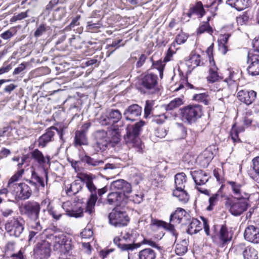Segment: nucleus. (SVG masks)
Listing matches in <instances>:
<instances>
[{"mask_svg":"<svg viewBox=\"0 0 259 259\" xmlns=\"http://www.w3.org/2000/svg\"><path fill=\"white\" fill-rule=\"evenodd\" d=\"M77 177L85 184L91 194L87 202L85 212L92 216L95 213V206L98 199L97 188L93 183L96 176L92 174L80 172Z\"/></svg>","mask_w":259,"mask_h":259,"instance_id":"f257e3e1","label":"nucleus"},{"mask_svg":"<svg viewBox=\"0 0 259 259\" xmlns=\"http://www.w3.org/2000/svg\"><path fill=\"white\" fill-rule=\"evenodd\" d=\"M158 77L156 75L153 73H148L144 75L141 78H137L133 81L134 84L138 89L143 88L145 92L149 94H153L159 91L157 87Z\"/></svg>","mask_w":259,"mask_h":259,"instance_id":"f03ea898","label":"nucleus"},{"mask_svg":"<svg viewBox=\"0 0 259 259\" xmlns=\"http://www.w3.org/2000/svg\"><path fill=\"white\" fill-rule=\"evenodd\" d=\"M53 239L54 241V249L57 252L60 258L65 259L70 255L73 247L71 239L64 234L54 236Z\"/></svg>","mask_w":259,"mask_h":259,"instance_id":"7ed1b4c3","label":"nucleus"},{"mask_svg":"<svg viewBox=\"0 0 259 259\" xmlns=\"http://www.w3.org/2000/svg\"><path fill=\"white\" fill-rule=\"evenodd\" d=\"M129 210L128 204L124 207L114 208L108 216L109 223L115 227L126 226L130 220L127 213Z\"/></svg>","mask_w":259,"mask_h":259,"instance_id":"20e7f679","label":"nucleus"},{"mask_svg":"<svg viewBox=\"0 0 259 259\" xmlns=\"http://www.w3.org/2000/svg\"><path fill=\"white\" fill-rule=\"evenodd\" d=\"M202 114V106L199 104L189 105L181 109L182 120L190 124L195 123Z\"/></svg>","mask_w":259,"mask_h":259,"instance_id":"39448f33","label":"nucleus"},{"mask_svg":"<svg viewBox=\"0 0 259 259\" xmlns=\"http://www.w3.org/2000/svg\"><path fill=\"white\" fill-rule=\"evenodd\" d=\"M25 221L20 216L13 217L5 224V229L11 236L19 237L24 230Z\"/></svg>","mask_w":259,"mask_h":259,"instance_id":"423d86ee","label":"nucleus"},{"mask_svg":"<svg viewBox=\"0 0 259 259\" xmlns=\"http://www.w3.org/2000/svg\"><path fill=\"white\" fill-rule=\"evenodd\" d=\"M130 191L112 192L108 194L107 202L110 205H117L119 207H124L130 201Z\"/></svg>","mask_w":259,"mask_h":259,"instance_id":"0eeeda50","label":"nucleus"},{"mask_svg":"<svg viewBox=\"0 0 259 259\" xmlns=\"http://www.w3.org/2000/svg\"><path fill=\"white\" fill-rule=\"evenodd\" d=\"M241 199L228 198L225 202L226 206L229 208L230 212L234 216L240 215L247 209V202L241 201Z\"/></svg>","mask_w":259,"mask_h":259,"instance_id":"6e6552de","label":"nucleus"},{"mask_svg":"<svg viewBox=\"0 0 259 259\" xmlns=\"http://www.w3.org/2000/svg\"><path fill=\"white\" fill-rule=\"evenodd\" d=\"M96 142L93 145L95 150L97 151H104L109 144V137L107 132L104 130H97L93 133Z\"/></svg>","mask_w":259,"mask_h":259,"instance_id":"1a4fd4ad","label":"nucleus"},{"mask_svg":"<svg viewBox=\"0 0 259 259\" xmlns=\"http://www.w3.org/2000/svg\"><path fill=\"white\" fill-rule=\"evenodd\" d=\"M24 214L32 222L40 221L39 219L40 210V204L36 201H27L23 205Z\"/></svg>","mask_w":259,"mask_h":259,"instance_id":"9d476101","label":"nucleus"},{"mask_svg":"<svg viewBox=\"0 0 259 259\" xmlns=\"http://www.w3.org/2000/svg\"><path fill=\"white\" fill-rule=\"evenodd\" d=\"M55 132L58 133L60 138L62 139L64 135L63 127L59 126L58 128L55 126H51L48 128L46 130V133L39 138L38 139V146L39 147H45L48 143L53 141Z\"/></svg>","mask_w":259,"mask_h":259,"instance_id":"9b49d317","label":"nucleus"},{"mask_svg":"<svg viewBox=\"0 0 259 259\" xmlns=\"http://www.w3.org/2000/svg\"><path fill=\"white\" fill-rule=\"evenodd\" d=\"M33 251L35 259H48L51 255V244L47 240H41L37 243Z\"/></svg>","mask_w":259,"mask_h":259,"instance_id":"f8f14e48","label":"nucleus"},{"mask_svg":"<svg viewBox=\"0 0 259 259\" xmlns=\"http://www.w3.org/2000/svg\"><path fill=\"white\" fill-rule=\"evenodd\" d=\"M191 175L196 184L197 189L201 193L209 196L210 194L207 190L198 187V186L203 185L208 182L209 179V176L202 170L191 171Z\"/></svg>","mask_w":259,"mask_h":259,"instance_id":"ddd939ff","label":"nucleus"},{"mask_svg":"<svg viewBox=\"0 0 259 259\" xmlns=\"http://www.w3.org/2000/svg\"><path fill=\"white\" fill-rule=\"evenodd\" d=\"M145 122L143 120L136 122L133 125L132 133L131 132L134 138L132 139L133 147L135 148L137 152L141 153L143 149V144L139 138V135L142 131V127L145 125Z\"/></svg>","mask_w":259,"mask_h":259,"instance_id":"4468645a","label":"nucleus"},{"mask_svg":"<svg viewBox=\"0 0 259 259\" xmlns=\"http://www.w3.org/2000/svg\"><path fill=\"white\" fill-rule=\"evenodd\" d=\"M13 187L16 190V198L21 200L29 199L32 195L30 187L25 183L14 184Z\"/></svg>","mask_w":259,"mask_h":259,"instance_id":"2eb2a0df","label":"nucleus"},{"mask_svg":"<svg viewBox=\"0 0 259 259\" xmlns=\"http://www.w3.org/2000/svg\"><path fill=\"white\" fill-rule=\"evenodd\" d=\"M247 63L248 74L252 76L259 75V54L248 52Z\"/></svg>","mask_w":259,"mask_h":259,"instance_id":"dca6fc26","label":"nucleus"},{"mask_svg":"<svg viewBox=\"0 0 259 259\" xmlns=\"http://www.w3.org/2000/svg\"><path fill=\"white\" fill-rule=\"evenodd\" d=\"M232 234L229 232L226 225H222L219 234L214 238L213 242L223 247L232 239Z\"/></svg>","mask_w":259,"mask_h":259,"instance_id":"f3484780","label":"nucleus"},{"mask_svg":"<svg viewBox=\"0 0 259 259\" xmlns=\"http://www.w3.org/2000/svg\"><path fill=\"white\" fill-rule=\"evenodd\" d=\"M79 159L85 166L90 169H95L100 167L104 164V161L96 157L95 155L90 156L86 154L79 155Z\"/></svg>","mask_w":259,"mask_h":259,"instance_id":"a211bd4d","label":"nucleus"},{"mask_svg":"<svg viewBox=\"0 0 259 259\" xmlns=\"http://www.w3.org/2000/svg\"><path fill=\"white\" fill-rule=\"evenodd\" d=\"M227 183L230 185L232 192L235 196H237L236 198L243 199H248L249 194L244 191V185L236 182L229 181Z\"/></svg>","mask_w":259,"mask_h":259,"instance_id":"6ab92c4d","label":"nucleus"},{"mask_svg":"<svg viewBox=\"0 0 259 259\" xmlns=\"http://www.w3.org/2000/svg\"><path fill=\"white\" fill-rule=\"evenodd\" d=\"M256 97V93L253 90H241L237 93L238 99L247 105L252 104Z\"/></svg>","mask_w":259,"mask_h":259,"instance_id":"aec40b11","label":"nucleus"},{"mask_svg":"<svg viewBox=\"0 0 259 259\" xmlns=\"http://www.w3.org/2000/svg\"><path fill=\"white\" fill-rule=\"evenodd\" d=\"M245 240L253 243L259 242V228L251 225L247 227L244 231Z\"/></svg>","mask_w":259,"mask_h":259,"instance_id":"412c9836","label":"nucleus"},{"mask_svg":"<svg viewBox=\"0 0 259 259\" xmlns=\"http://www.w3.org/2000/svg\"><path fill=\"white\" fill-rule=\"evenodd\" d=\"M88 140L84 130L76 131L74 138V146L77 147L82 145H87Z\"/></svg>","mask_w":259,"mask_h":259,"instance_id":"4be33fe9","label":"nucleus"},{"mask_svg":"<svg viewBox=\"0 0 259 259\" xmlns=\"http://www.w3.org/2000/svg\"><path fill=\"white\" fill-rule=\"evenodd\" d=\"M205 13V11L203 8L202 3L201 2H197L195 5L190 8L188 15L189 17L193 14L197 15L199 17L201 18Z\"/></svg>","mask_w":259,"mask_h":259,"instance_id":"5701e85b","label":"nucleus"},{"mask_svg":"<svg viewBox=\"0 0 259 259\" xmlns=\"http://www.w3.org/2000/svg\"><path fill=\"white\" fill-rule=\"evenodd\" d=\"M226 3L238 11H242L249 6L248 0H228Z\"/></svg>","mask_w":259,"mask_h":259,"instance_id":"b1692460","label":"nucleus"},{"mask_svg":"<svg viewBox=\"0 0 259 259\" xmlns=\"http://www.w3.org/2000/svg\"><path fill=\"white\" fill-rule=\"evenodd\" d=\"M129 237L130 235L128 233L126 232L120 238H114V242L121 249V250H128L130 249V244H126L125 241L128 238H129Z\"/></svg>","mask_w":259,"mask_h":259,"instance_id":"393cba45","label":"nucleus"},{"mask_svg":"<svg viewBox=\"0 0 259 259\" xmlns=\"http://www.w3.org/2000/svg\"><path fill=\"white\" fill-rule=\"evenodd\" d=\"M244 259H258L257 251L251 246H247L244 248L242 251Z\"/></svg>","mask_w":259,"mask_h":259,"instance_id":"a878e982","label":"nucleus"},{"mask_svg":"<svg viewBox=\"0 0 259 259\" xmlns=\"http://www.w3.org/2000/svg\"><path fill=\"white\" fill-rule=\"evenodd\" d=\"M172 195L179 199L183 203H187L189 199V196L187 192L184 190V188L182 189H176L173 191Z\"/></svg>","mask_w":259,"mask_h":259,"instance_id":"bb28decb","label":"nucleus"},{"mask_svg":"<svg viewBox=\"0 0 259 259\" xmlns=\"http://www.w3.org/2000/svg\"><path fill=\"white\" fill-rule=\"evenodd\" d=\"M186 211L183 208H178L170 215V221L174 224H179L185 215Z\"/></svg>","mask_w":259,"mask_h":259,"instance_id":"cd10ccee","label":"nucleus"},{"mask_svg":"<svg viewBox=\"0 0 259 259\" xmlns=\"http://www.w3.org/2000/svg\"><path fill=\"white\" fill-rule=\"evenodd\" d=\"M218 68L214 64L211 66L208 71V75L207 76V80L210 83H213L219 80L221 78L217 71Z\"/></svg>","mask_w":259,"mask_h":259,"instance_id":"c85d7f7f","label":"nucleus"},{"mask_svg":"<svg viewBox=\"0 0 259 259\" xmlns=\"http://www.w3.org/2000/svg\"><path fill=\"white\" fill-rule=\"evenodd\" d=\"M188 242L187 240L184 239L175 245V252L177 254L182 255L187 252L188 250Z\"/></svg>","mask_w":259,"mask_h":259,"instance_id":"c756f323","label":"nucleus"},{"mask_svg":"<svg viewBox=\"0 0 259 259\" xmlns=\"http://www.w3.org/2000/svg\"><path fill=\"white\" fill-rule=\"evenodd\" d=\"M129 186V184L121 179L114 181L111 185L112 189L122 190L121 192L126 191V190L130 191Z\"/></svg>","mask_w":259,"mask_h":259,"instance_id":"7c9ffc66","label":"nucleus"},{"mask_svg":"<svg viewBox=\"0 0 259 259\" xmlns=\"http://www.w3.org/2000/svg\"><path fill=\"white\" fill-rule=\"evenodd\" d=\"M30 228L32 229L29 232V241L32 240L33 238L42 230V226L40 221L37 222H31L30 224Z\"/></svg>","mask_w":259,"mask_h":259,"instance_id":"2f4dec72","label":"nucleus"},{"mask_svg":"<svg viewBox=\"0 0 259 259\" xmlns=\"http://www.w3.org/2000/svg\"><path fill=\"white\" fill-rule=\"evenodd\" d=\"M186 182V175L184 173L177 174L175 177L176 189H182L185 188V184Z\"/></svg>","mask_w":259,"mask_h":259,"instance_id":"473e14b6","label":"nucleus"},{"mask_svg":"<svg viewBox=\"0 0 259 259\" xmlns=\"http://www.w3.org/2000/svg\"><path fill=\"white\" fill-rule=\"evenodd\" d=\"M139 259H155L156 253L155 251L150 248H146L139 253Z\"/></svg>","mask_w":259,"mask_h":259,"instance_id":"72a5a7b5","label":"nucleus"},{"mask_svg":"<svg viewBox=\"0 0 259 259\" xmlns=\"http://www.w3.org/2000/svg\"><path fill=\"white\" fill-rule=\"evenodd\" d=\"M200 224V222L198 220H193L188 226L187 233L191 235L196 234L201 230Z\"/></svg>","mask_w":259,"mask_h":259,"instance_id":"f704fd0d","label":"nucleus"},{"mask_svg":"<svg viewBox=\"0 0 259 259\" xmlns=\"http://www.w3.org/2000/svg\"><path fill=\"white\" fill-rule=\"evenodd\" d=\"M142 244H146L153 247L160 249V247L156 244L155 242L152 241L151 240L144 239L141 242L136 243L135 241H134L133 244H131V251L140 247Z\"/></svg>","mask_w":259,"mask_h":259,"instance_id":"c9c22d12","label":"nucleus"},{"mask_svg":"<svg viewBox=\"0 0 259 259\" xmlns=\"http://www.w3.org/2000/svg\"><path fill=\"white\" fill-rule=\"evenodd\" d=\"M110 135L111 137H109V144H111L112 146H114V144H116L120 141L121 136L118 128L114 126L111 130Z\"/></svg>","mask_w":259,"mask_h":259,"instance_id":"e433bc0d","label":"nucleus"},{"mask_svg":"<svg viewBox=\"0 0 259 259\" xmlns=\"http://www.w3.org/2000/svg\"><path fill=\"white\" fill-rule=\"evenodd\" d=\"M31 157L39 164L45 163V157L41 151L38 149H35L31 152Z\"/></svg>","mask_w":259,"mask_h":259,"instance_id":"4c0bfd02","label":"nucleus"},{"mask_svg":"<svg viewBox=\"0 0 259 259\" xmlns=\"http://www.w3.org/2000/svg\"><path fill=\"white\" fill-rule=\"evenodd\" d=\"M112 124L117 123L121 118V114L118 110H111L108 114Z\"/></svg>","mask_w":259,"mask_h":259,"instance_id":"58836bf2","label":"nucleus"},{"mask_svg":"<svg viewBox=\"0 0 259 259\" xmlns=\"http://www.w3.org/2000/svg\"><path fill=\"white\" fill-rule=\"evenodd\" d=\"M183 104V100L181 98H176L172 100L169 104L165 105L166 110H172Z\"/></svg>","mask_w":259,"mask_h":259,"instance_id":"ea45409f","label":"nucleus"},{"mask_svg":"<svg viewBox=\"0 0 259 259\" xmlns=\"http://www.w3.org/2000/svg\"><path fill=\"white\" fill-rule=\"evenodd\" d=\"M193 99L202 102L205 105H208L209 101V96L206 93L196 94L194 96Z\"/></svg>","mask_w":259,"mask_h":259,"instance_id":"a19ab883","label":"nucleus"},{"mask_svg":"<svg viewBox=\"0 0 259 259\" xmlns=\"http://www.w3.org/2000/svg\"><path fill=\"white\" fill-rule=\"evenodd\" d=\"M166 62H164V60L162 61L161 60L157 61H153L152 65L154 68L157 69L159 73V76L161 78L163 76V71L164 67L165 66V63Z\"/></svg>","mask_w":259,"mask_h":259,"instance_id":"79ce46f5","label":"nucleus"},{"mask_svg":"<svg viewBox=\"0 0 259 259\" xmlns=\"http://www.w3.org/2000/svg\"><path fill=\"white\" fill-rule=\"evenodd\" d=\"M142 108L137 104H133L131 105V120L133 121L132 117H137L141 115Z\"/></svg>","mask_w":259,"mask_h":259,"instance_id":"37998d69","label":"nucleus"},{"mask_svg":"<svg viewBox=\"0 0 259 259\" xmlns=\"http://www.w3.org/2000/svg\"><path fill=\"white\" fill-rule=\"evenodd\" d=\"M86 208L85 210L81 207H77L76 209H72V210L68 212V214L70 217L79 218L83 216V212H85Z\"/></svg>","mask_w":259,"mask_h":259,"instance_id":"c03bdc74","label":"nucleus"},{"mask_svg":"<svg viewBox=\"0 0 259 259\" xmlns=\"http://www.w3.org/2000/svg\"><path fill=\"white\" fill-rule=\"evenodd\" d=\"M153 224L159 227L167 229L168 230L171 231H173L174 230V225L168 224L161 221L156 220H154L153 222Z\"/></svg>","mask_w":259,"mask_h":259,"instance_id":"a18cd8bd","label":"nucleus"},{"mask_svg":"<svg viewBox=\"0 0 259 259\" xmlns=\"http://www.w3.org/2000/svg\"><path fill=\"white\" fill-rule=\"evenodd\" d=\"M24 171V170L23 169L18 170L17 172L13 176H12L9 180L8 183V187H13V185L15 184L14 182H16L19 179V178L22 176Z\"/></svg>","mask_w":259,"mask_h":259,"instance_id":"49530a36","label":"nucleus"},{"mask_svg":"<svg viewBox=\"0 0 259 259\" xmlns=\"http://www.w3.org/2000/svg\"><path fill=\"white\" fill-rule=\"evenodd\" d=\"M204 32H207L210 34H211L213 32L212 28L207 22L199 26L197 30L198 34H202Z\"/></svg>","mask_w":259,"mask_h":259,"instance_id":"de8ad7c7","label":"nucleus"},{"mask_svg":"<svg viewBox=\"0 0 259 259\" xmlns=\"http://www.w3.org/2000/svg\"><path fill=\"white\" fill-rule=\"evenodd\" d=\"M189 61L192 66L194 67L200 65L201 62L200 56L198 54H191L189 59Z\"/></svg>","mask_w":259,"mask_h":259,"instance_id":"09e8293b","label":"nucleus"},{"mask_svg":"<svg viewBox=\"0 0 259 259\" xmlns=\"http://www.w3.org/2000/svg\"><path fill=\"white\" fill-rule=\"evenodd\" d=\"M153 105V101L147 100L146 101V105L144 108V116L146 118L150 115Z\"/></svg>","mask_w":259,"mask_h":259,"instance_id":"8fccbe9b","label":"nucleus"},{"mask_svg":"<svg viewBox=\"0 0 259 259\" xmlns=\"http://www.w3.org/2000/svg\"><path fill=\"white\" fill-rule=\"evenodd\" d=\"M218 197L219 195L218 194H215L211 196L209 199V205L207 206L206 209L207 210L210 211L213 209V206L215 205L217 202L218 201Z\"/></svg>","mask_w":259,"mask_h":259,"instance_id":"3c124183","label":"nucleus"},{"mask_svg":"<svg viewBox=\"0 0 259 259\" xmlns=\"http://www.w3.org/2000/svg\"><path fill=\"white\" fill-rule=\"evenodd\" d=\"M99 122L102 126L113 125L109 118L108 114H103L99 118Z\"/></svg>","mask_w":259,"mask_h":259,"instance_id":"603ef678","label":"nucleus"},{"mask_svg":"<svg viewBox=\"0 0 259 259\" xmlns=\"http://www.w3.org/2000/svg\"><path fill=\"white\" fill-rule=\"evenodd\" d=\"M243 131V129L242 130L239 131V132ZM238 133L239 131L238 130H236L234 128V125L233 126L232 129L231 130L230 132V137L234 143H239L240 142V139L238 138Z\"/></svg>","mask_w":259,"mask_h":259,"instance_id":"864d4df0","label":"nucleus"},{"mask_svg":"<svg viewBox=\"0 0 259 259\" xmlns=\"http://www.w3.org/2000/svg\"><path fill=\"white\" fill-rule=\"evenodd\" d=\"M31 179L34 180V181L35 182L36 184H39L41 187H45V185L43 179L38 176V175L35 172L34 170H32L31 171Z\"/></svg>","mask_w":259,"mask_h":259,"instance_id":"5fc2aeb1","label":"nucleus"},{"mask_svg":"<svg viewBox=\"0 0 259 259\" xmlns=\"http://www.w3.org/2000/svg\"><path fill=\"white\" fill-rule=\"evenodd\" d=\"M188 36L184 33H181L177 35L176 37L174 42L177 45H181L184 43L187 39Z\"/></svg>","mask_w":259,"mask_h":259,"instance_id":"6e6d98bb","label":"nucleus"},{"mask_svg":"<svg viewBox=\"0 0 259 259\" xmlns=\"http://www.w3.org/2000/svg\"><path fill=\"white\" fill-rule=\"evenodd\" d=\"M77 186V183L74 181L71 184L70 188L66 190V193L68 195L76 194L79 191V189H80V186H79V188H77V190H74V188L76 187Z\"/></svg>","mask_w":259,"mask_h":259,"instance_id":"4d7b16f0","label":"nucleus"},{"mask_svg":"<svg viewBox=\"0 0 259 259\" xmlns=\"http://www.w3.org/2000/svg\"><path fill=\"white\" fill-rule=\"evenodd\" d=\"M230 75L229 78H226L224 80L222 81V83L226 84L227 86H234L236 87V83L235 82V80L233 79V75L234 74L233 73L230 72Z\"/></svg>","mask_w":259,"mask_h":259,"instance_id":"13d9d810","label":"nucleus"},{"mask_svg":"<svg viewBox=\"0 0 259 259\" xmlns=\"http://www.w3.org/2000/svg\"><path fill=\"white\" fill-rule=\"evenodd\" d=\"M249 20V16L246 12H244L242 15L237 17V22L238 24L243 25L247 22Z\"/></svg>","mask_w":259,"mask_h":259,"instance_id":"bf43d9fd","label":"nucleus"},{"mask_svg":"<svg viewBox=\"0 0 259 259\" xmlns=\"http://www.w3.org/2000/svg\"><path fill=\"white\" fill-rule=\"evenodd\" d=\"M230 36V34H225L223 36L222 38L220 40L221 43L223 44L222 47L224 49L223 53L224 54H226L227 51V46H226V45L227 44L228 40Z\"/></svg>","mask_w":259,"mask_h":259,"instance_id":"052dcab7","label":"nucleus"},{"mask_svg":"<svg viewBox=\"0 0 259 259\" xmlns=\"http://www.w3.org/2000/svg\"><path fill=\"white\" fill-rule=\"evenodd\" d=\"M80 16L79 15L77 16L76 17L73 18L70 24L66 27V29L71 30L74 28L75 26L79 25L78 20L80 19Z\"/></svg>","mask_w":259,"mask_h":259,"instance_id":"680f3d73","label":"nucleus"},{"mask_svg":"<svg viewBox=\"0 0 259 259\" xmlns=\"http://www.w3.org/2000/svg\"><path fill=\"white\" fill-rule=\"evenodd\" d=\"M46 27L44 24H41L38 26L35 30L34 35L36 37H38L46 31Z\"/></svg>","mask_w":259,"mask_h":259,"instance_id":"e2e57ef3","label":"nucleus"},{"mask_svg":"<svg viewBox=\"0 0 259 259\" xmlns=\"http://www.w3.org/2000/svg\"><path fill=\"white\" fill-rule=\"evenodd\" d=\"M93 232L90 228L84 229L80 233V235L83 238H90L93 236Z\"/></svg>","mask_w":259,"mask_h":259,"instance_id":"0e129e2a","label":"nucleus"},{"mask_svg":"<svg viewBox=\"0 0 259 259\" xmlns=\"http://www.w3.org/2000/svg\"><path fill=\"white\" fill-rule=\"evenodd\" d=\"M1 212L3 217L4 218L12 216L14 213L13 210L9 208H4L2 209Z\"/></svg>","mask_w":259,"mask_h":259,"instance_id":"69168bd1","label":"nucleus"},{"mask_svg":"<svg viewBox=\"0 0 259 259\" xmlns=\"http://www.w3.org/2000/svg\"><path fill=\"white\" fill-rule=\"evenodd\" d=\"M100 27V24L98 23H92V22H88L87 26L88 31L92 32L95 29H97Z\"/></svg>","mask_w":259,"mask_h":259,"instance_id":"338daca9","label":"nucleus"},{"mask_svg":"<svg viewBox=\"0 0 259 259\" xmlns=\"http://www.w3.org/2000/svg\"><path fill=\"white\" fill-rule=\"evenodd\" d=\"M253 168L254 171L259 175V156L252 159Z\"/></svg>","mask_w":259,"mask_h":259,"instance_id":"774afa93","label":"nucleus"}]
</instances>
